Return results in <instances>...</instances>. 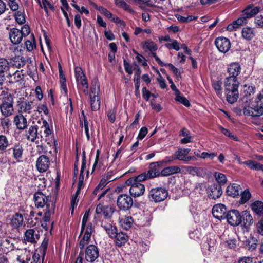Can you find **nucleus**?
Returning a JSON list of instances; mask_svg holds the SVG:
<instances>
[{"mask_svg": "<svg viewBox=\"0 0 263 263\" xmlns=\"http://www.w3.org/2000/svg\"><path fill=\"white\" fill-rule=\"evenodd\" d=\"M141 46L144 51H149L152 56L155 58L158 64L161 66H164L165 63H163L159 58L156 55V51L158 49L157 44L151 40H147L141 43Z\"/></svg>", "mask_w": 263, "mask_h": 263, "instance_id": "6e6552de", "label": "nucleus"}, {"mask_svg": "<svg viewBox=\"0 0 263 263\" xmlns=\"http://www.w3.org/2000/svg\"><path fill=\"white\" fill-rule=\"evenodd\" d=\"M227 209L223 204H215L212 209V214L216 218L221 220L226 219Z\"/></svg>", "mask_w": 263, "mask_h": 263, "instance_id": "dca6fc26", "label": "nucleus"}, {"mask_svg": "<svg viewBox=\"0 0 263 263\" xmlns=\"http://www.w3.org/2000/svg\"><path fill=\"white\" fill-rule=\"evenodd\" d=\"M113 238L115 239L116 243L118 246L124 245L127 241L128 236L123 232H117Z\"/></svg>", "mask_w": 263, "mask_h": 263, "instance_id": "473e14b6", "label": "nucleus"}, {"mask_svg": "<svg viewBox=\"0 0 263 263\" xmlns=\"http://www.w3.org/2000/svg\"><path fill=\"white\" fill-rule=\"evenodd\" d=\"M216 181L221 184H224L227 182V178L226 176L222 173L216 172L214 175Z\"/></svg>", "mask_w": 263, "mask_h": 263, "instance_id": "5fc2aeb1", "label": "nucleus"}, {"mask_svg": "<svg viewBox=\"0 0 263 263\" xmlns=\"http://www.w3.org/2000/svg\"><path fill=\"white\" fill-rule=\"evenodd\" d=\"M241 224L245 227L250 226L253 222L252 216L247 211H243L241 213Z\"/></svg>", "mask_w": 263, "mask_h": 263, "instance_id": "bb28decb", "label": "nucleus"}, {"mask_svg": "<svg viewBox=\"0 0 263 263\" xmlns=\"http://www.w3.org/2000/svg\"><path fill=\"white\" fill-rule=\"evenodd\" d=\"M44 128V134H45L46 136H49L51 134V130L49 128V125L48 123L46 120L43 121V126L41 127Z\"/></svg>", "mask_w": 263, "mask_h": 263, "instance_id": "e2e57ef3", "label": "nucleus"}, {"mask_svg": "<svg viewBox=\"0 0 263 263\" xmlns=\"http://www.w3.org/2000/svg\"><path fill=\"white\" fill-rule=\"evenodd\" d=\"M101 227L106 231L109 236L113 238L117 232V229L115 226L111 223H107L105 221H102L101 222Z\"/></svg>", "mask_w": 263, "mask_h": 263, "instance_id": "393cba45", "label": "nucleus"}, {"mask_svg": "<svg viewBox=\"0 0 263 263\" xmlns=\"http://www.w3.org/2000/svg\"><path fill=\"white\" fill-rule=\"evenodd\" d=\"M15 18L17 23L19 24H23L25 22V15L23 12L18 11L15 14Z\"/></svg>", "mask_w": 263, "mask_h": 263, "instance_id": "864d4df0", "label": "nucleus"}, {"mask_svg": "<svg viewBox=\"0 0 263 263\" xmlns=\"http://www.w3.org/2000/svg\"><path fill=\"white\" fill-rule=\"evenodd\" d=\"M26 137L28 140L31 142H35L39 144V141H42V136L41 132H38L37 125L31 126L26 132Z\"/></svg>", "mask_w": 263, "mask_h": 263, "instance_id": "9d476101", "label": "nucleus"}, {"mask_svg": "<svg viewBox=\"0 0 263 263\" xmlns=\"http://www.w3.org/2000/svg\"><path fill=\"white\" fill-rule=\"evenodd\" d=\"M78 87L81 86L83 88V92L85 95L88 93V85L86 77H83L82 78L76 80Z\"/></svg>", "mask_w": 263, "mask_h": 263, "instance_id": "a19ab883", "label": "nucleus"}, {"mask_svg": "<svg viewBox=\"0 0 263 263\" xmlns=\"http://www.w3.org/2000/svg\"><path fill=\"white\" fill-rule=\"evenodd\" d=\"M110 178H109L108 176L103 177L100 181L99 184L95 188L93 192V195H97L100 191H102L103 189L106 185V184L111 181Z\"/></svg>", "mask_w": 263, "mask_h": 263, "instance_id": "4c0bfd02", "label": "nucleus"}, {"mask_svg": "<svg viewBox=\"0 0 263 263\" xmlns=\"http://www.w3.org/2000/svg\"><path fill=\"white\" fill-rule=\"evenodd\" d=\"M181 170L178 166H171L166 167L161 171V175L162 176H167L176 173L180 172Z\"/></svg>", "mask_w": 263, "mask_h": 263, "instance_id": "2f4dec72", "label": "nucleus"}, {"mask_svg": "<svg viewBox=\"0 0 263 263\" xmlns=\"http://www.w3.org/2000/svg\"><path fill=\"white\" fill-rule=\"evenodd\" d=\"M208 197L210 198L216 199L220 197L222 193L220 185L213 184L208 186L206 189Z\"/></svg>", "mask_w": 263, "mask_h": 263, "instance_id": "f3484780", "label": "nucleus"}, {"mask_svg": "<svg viewBox=\"0 0 263 263\" xmlns=\"http://www.w3.org/2000/svg\"><path fill=\"white\" fill-rule=\"evenodd\" d=\"M0 112L5 117H8L13 114V100L10 94L3 98L0 104Z\"/></svg>", "mask_w": 263, "mask_h": 263, "instance_id": "20e7f679", "label": "nucleus"}, {"mask_svg": "<svg viewBox=\"0 0 263 263\" xmlns=\"http://www.w3.org/2000/svg\"><path fill=\"white\" fill-rule=\"evenodd\" d=\"M51 197L49 196H45L42 192H36L34 195V200L35 205L37 208H48V205L55 206V203L51 200Z\"/></svg>", "mask_w": 263, "mask_h": 263, "instance_id": "0eeeda50", "label": "nucleus"}, {"mask_svg": "<svg viewBox=\"0 0 263 263\" xmlns=\"http://www.w3.org/2000/svg\"><path fill=\"white\" fill-rule=\"evenodd\" d=\"M175 100L179 102L186 107H189L190 106L189 101L185 97L181 95L180 93H177V95H176Z\"/></svg>", "mask_w": 263, "mask_h": 263, "instance_id": "603ef678", "label": "nucleus"}, {"mask_svg": "<svg viewBox=\"0 0 263 263\" xmlns=\"http://www.w3.org/2000/svg\"><path fill=\"white\" fill-rule=\"evenodd\" d=\"M89 216V210L86 211V212L85 213V214L83 216V219H82L80 235L82 234V233L83 232V231L85 230V226L87 222Z\"/></svg>", "mask_w": 263, "mask_h": 263, "instance_id": "13d9d810", "label": "nucleus"}, {"mask_svg": "<svg viewBox=\"0 0 263 263\" xmlns=\"http://www.w3.org/2000/svg\"><path fill=\"white\" fill-rule=\"evenodd\" d=\"M165 64V66H167L170 68V70L176 76V78L178 80L181 78V73L180 70L178 68L175 67L173 64L171 63Z\"/></svg>", "mask_w": 263, "mask_h": 263, "instance_id": "4d7b16f0", "label": "nucleus"}, {"mask_svg": "<svg viewBox=\"0 0 263 263\" xmlns=\"http://www.w3.org/2000/svg\"><path fill=\"white\" fill-rule=\"evenodd\" d=\"M255 35L253 28L250 27H244L241 30V36L247 41L251 40Z\"/></svg>", "mask_w": 263, "mask_h": 263, "instance_id": "c756f323", "label": "nucleus"}, {"mask_svg": "<svg viewBox=\"0 0 263 263\" xmlns=\"http://www.w3.org/2000/svg\"><path fill=\"white\" fill-rule=\"evenodd\" d=\"M24 223L23 216L22 214L16 213L11 218L10 224L13 228H18Z\"/></svg>", "mask_w": 263, "mask_h": 263, "instance_id": "a878e982", "label": "nucleus"}, {"mask_svg": "<svg viewBox=\"0 0 263 263\" xmlns=\"http://www.w3.org/2000/svg\"><path fill=\"white\" fill-rule=\"evenodd\" d=\"M133 204L132 197L127 194H121L118 197L117 204L120 210H128L132 207Z\"/></svg>", "mask_w": 263, "mask_h": 263, "instance_id": "1a4fd4ad", "label": "nucleus"}, {"mask_svg": "<svg viewBox=\"0 0 263 263\" xmlns=\"http://www.w3.org/2000/svg\"><path fill=\"white\" fill-rule=\"evenodd\" d=\"M212 85L216 94L219 97H221L222 94L221 81L219 80H213L212 82Z\"/></svg>", "mask_w": 263, "mask_h": 263, "instance_id": "c03bdc74", "label": "nucleus"}, {"mask_svg": "<svg viewBox=\"0 0 263 263\" xmlns=\"http://www.w3.org/2000/svg\"><path fill=\"white\" fill-rule=\"evenodd\" d=\"M167 190L162 187H157L152 189L148 193V198L150 201L160 202L164 201L168 196Z\"/></svg>", "mask_w": 263, "mask_h": 263, "instance_id": "39448f33", "label": "nucleus"}, {"mask_svg": "<svg viewBox=\"0 0 263 263\" xmlns=\"http://www.w3.org/2000/svg\"><path fill=\"white\" fill-rule=\"evenodd\" d=\"M11 60L13 66L18 68L23 67L26 63V60L23 57L15 56L12 58Z\"/></svg>", "mask_w": 263, "mask_h": 263, "instance_id": "58836bf2", "label": "nucleus"}, {"mask_svg": "<svg viewBox=\"0 0 263 263\" xmlns=\"http://www.w3.org/2000/svg\"><path fill=\"white\" fill-rule=\"evenodd\" d=\"M172 43L165 44V46L169 49L172 48L178 51L180 49V46L178 42L176 40H172Z\"/></svg>", "mask_w": 263, "mask_h": 263, "instance_id": "052dcab7", "label": "nucleus"}, {"mask_svg": "<svg viewBox=\"0 0 263 263\" xmlns=\"http://www.w3.org/2000/svg\"><path fill=\"white\" fill-rule=\"evenodd\" d=\"M26 116L19 114L14 117L13 123L17 129L23 130L27 127V120L25 118Z\"/></svg>", "mask_w": 263, "mask_h": 263, "instance_id": "aec40b11", "label": "nucleus"}, {"mask_svg": "<svg viewBox=\"0 0 263 263\" xmlns=\"http://www.w3.org/2000/svg\"><path fill=\"white\" fill-rule=\"evenodd\" d=\"M90 99V105L93 111H97L100 107V100L99 96H89Z\"/></svg>", "mask_w": 263, "mask_h": 263, "instance_id": "79ce46f5", "label": "nucleus"}, {"mask_svg": "<svg viewBox=\"0 0 263 263\" xmlns=\"http://www.w3.org/2000/svg\"><path fill=\"white\" fill-rule=\"evenodd\" d=\"M50 163L49 158L47 156L43 155L37 158L36 167L39 172H45L49 168Z\"/></svg>", "mask_w": 263, "mask_h": 263, "instance_id": "4468645a", "label": "nucleus"}, {"mask_svg": "<svg viewBox=\"0 0 263 263\" xmlns=\"http://www.w3.org/2000/svg\"><path fill=\"white\" fill-rule=\"evenodd\" d=\"M241 69V66L238 63H232L227 68L229 76L225 80L224 92L227 100L231 104L235 102L238 98L239 83L237 77L240 73Z\"/></svg>", "mask_w": 263, "mask_h": 263, "instance_id": "f257e3e1", "label": "nucleus"}, {"mask_svg": "<svg viewBox=\"0 0 263 263\" xmlns=\"http://www.w3.org/2000/svg\"><path fill=\"white\" fill-rule=\"evenodd\" d=\"M251 195L248 189L245 190L241 194V198L239 202L244 204L247 202L251 198Z\"/></svg>", "mask_w": 263, "mask_h": 263, "instance_id": "8fccbe9b", "label": "nucleus"}, {"mask_svg": "<svg viewBox=\"0 0 263 263\" xmlns=\"http://www.w3.org/2000/svg\"><path fill=\"white\" fill-rule=\"evenodd\" d=\"M243 164L246 165L251 170L263 171V165L256 161L248 160L244 161Z\"/></svg>", "mask_w": 263, "mask_h": 263, "instance_id": "c9c22d12", "label": "nucleus"}, {"mask_svg": "<svg viewBox=\"0 0 263 263\" xmlns=\"http://www.w3.org/2000/svg\"><path fill=\"white\" fill-rule=\"evenodd\" d=\"M241 189V188L239 185L233 183L227 187L226 192L228 196L236 197L239 195Z\"/></svg>", "mask_w": 263, "mask_h": 263, "instance_id": "c85d7f7f", "label": "nucleus"}, {"mask_svg": "<svg viewBox=\"0 0 263 263\" xmlns=\"http://www.w3.org/2000/svg\"><path fill=\"white\" fill-rule=\"evenodd\" d=\"M147 132H148V130L146 127H142L139 132V134H138L137 139L138 140H142L145 137V136L147 134Z\"/></svg>", "mask_w": 263, "mask_h": 263, "instance_id": "69168bd1", "label": "nucleus"}, {"mask_svg": "<svg viewBox=\"0 0 263 263\" xmlns=\"http://www.w3.org/2000/svg\"><path fill=\"white\" fill-rule=\"evenodd\" d=\"M39 238V231L34 229L27 230L24 233V240L25 241L35 243Z\"/></svg>", "mask_w": 263, "mask_h": 263, "instance_id": "2eb2a0df", "label": "nucleus"}, {"mask_svg": "<svg viewBox=\"0 0 263 263\" xmlns=\"http://www.w3.org/2000/svg\"><path fill=\"white\" fill-rule=\"evenodd\" d=\"M246 24H247L246 18L245 17H240L228 25L227 27V30L229 31H234L239 28L240 26Z\"/></svg>", "mask_w": 263, "mask_h": 263, "instance_id": "cd10ccee", "label": "nucleus"}, {"mask_svg": "<svg viewBox=\"0 0 263 263\" xmlns=\"http://www.w3.org/2000/svg\"><path fill=\"white\" fill-rule=\"evenodd\" d=\"M215 44L218 50L222 53L228 52L231 47L230 41L228 39L224 37L217 38Z\"/></svg>", "mask_w": 263, "mask_h": 263, "instance_id": "f8f14e48", "label": "nucleus"}, {"mask_svg": "<svg viewBox=\"0 0 263 263\" xmlns=\"http://www.w3.org/2000/svg\"><path fill=\"white\" fill-rule=\"evenodd\" d=\"M100 92V83L97 79L92 80L90 86L89 96H99Z\"/></svg>", "mask_w": 263, "mask_h": 263, "instance_id": "72a5a7b5", "label": "nucleus"}, {"mask_svg": "<svg viewBox=\"0 0 263 263\" xmlns=\"http://www.w3.org/2000/svg\"><path fill=\"white\" fill-rule=\"evenodd\" d=\"M10 77L11 81L13 82H18L23 80L24 78L23 70H16L13 74L9 73L7 76V78Z\"/></svg>", "mask_w": 263, "mask_h": 263, "instance_id": "ea45409f", "label": "nucleus"}, {"mask_svg": "<svg viewBox=\"0 0 263 263\" xmlns=\"http://www.w3.org/2000/svg\"><path fill=\"white\" fill-rule=\"evenodd\" d=\"M238 263H253V258L250 257H243L240 258Z\"/></svg>", "mask_w": 263, "mask_h": 263, "instance_id": "774afa93", "label": "nucleus"}, {"mask_svg": "<svg viewBox=\"0 0 263 263\" xmlns=\"http://www.w3.org/2000/svg\"><path fill=\"white\" fill-rule=\"evenodd\" d=\"M9 145V141L4 135H0V151H5Z\"/></svg>", "mask_w": 263, "mask_h": 263, "instance_id": "3c124183", "label": "nucleus"}, {"mask_svg": "<svg viewBox=\"0 0 263 263\" xmlns=\"http://www.w3.org/2000/svg\"><path fill=\"white\" fill-rule=\"evenodd\" d=\"M9 69V63L5 58H0V73L4 74Z\"/></svg>", "mask_w": 263, "mask_h": 263, "instance_id": "de8ad7c7", "label": "nucleus"}, {"mask_svg": "<svg viewBox=\"0 0 263 263\" xmlns=\"http://www.w3.org/2000/svg\"><path fill=\"white\" fill-rule=\"evenodd\" d=\"M99 256V250L97 246L90 245L85 250V259L90 262H93Z\"/></svg>", "mask_w": 263, "mask_h": 263, "instance_id": "ddd939ff", "label": "nucleus"}, {"mask_svg": "<svg viewBox=\"0 0 263 263\" xmlns=\"http://www.w3.org/2000/svg\"><path fill=\"white\" fill-rule=\"evenodd\" d=\"M257 240L254 237H250L245 241V245L249 250H254L256 248Z\"/></svg>", "mask_w": 263, "mask_h": 263, "instance_id": "37998d69", "label": "nucleus"}, {"mask_svg": "<svg viewBox=\"0 0 263 263\" xmlns=\"http://www.w3.org/2000/svg\"><path fill=\"white\" fill-rule=\"evenodd\" d=\"M240 216L241 213L238 210H232L227 212L226 219L231 226H237L241 224Z\"/></svg>", "mask_w": 263, "mask_h": 263, "instance_id": "9b49d317", "label": "nucleus"}, {"mask_svg": "<svg viewBox=\"0 0 263 263\" xmlns=\"http://www.w3.org/2000/svg\"><path fill=\"white\" fill-rule=\"evenodd\" d=\"M116 109L112 108L110 109L107 113V117L109 121L114 123L116 120Z\"/></svg>", "mask_w": 263, "mask_h": 263, "instance_id": "bf43d9fd", "label": "nucleus"}, {"mask_svg": "<svg viewBox=\"0 0 263 263\" xmlns=\"http://www.w3.org/2000/svg\"><path fill=\"white\" fill-rule=\"evenodd\" d=\"M35 106V103L33 101H28L24 98H20L16 103L18 112L26 116L32 113Z\"/></svg>", "mask_w": 263, "mask_h": 263, "instance_id": "7ed1b4c3", "label": "nucleus"}, {"mask_svg": "<svg viewBox=\"0 0 263 263\" xmlns=\"http://www.w3.org/2000/svg\"><path fill=\"white\" fill-rule=\"evenodd\" d=\"M40 6L45 10L47 15H48V8L52 10H54L53 6L47 0H42V3L40 4Z\"/></svg>", "mask_w": 263, "mask_h": 263, "instance_id": "6e6d98bb", "label": "nucleus"}, {"mask_svg": "<svg viewBox=\"0 0 263 263\" xmlns=\"http://www.w3.org/2000/svg\"><path fill=\"white\" fill-rule=\"evenodd\" d=\"M9 151H12L13 153V158L17 162L22 161L23 158V153L24 149L20 144H16L13 147L9 149Z\"/></svg>", "mask_w": 263, "mask_h": 263, "instance_id": "b1692460", "label": "nucleus"}, {"mask_svg": "<svg viewBox=\"0 0 263 263\" xmlns=\"http://www.w3.org/2000/svg\"><path fill=\"white\" fill-rule=\"evenodd\" d=\"M162 166V162H160L159 161L153 162L150 164L147 173L151 179L158 177L161 175L160 169Z\"/></svg>", "mask_w": 263, "mask_h": 263, "instance_id": "6ab92c4d", "label": "nucleus"}, {"mask_svg": "<svg viewBox=\"0 0 263 263\" xmlns=\"http://www.w3.org/2000/svg\"><path fill=\"white\" fill-rule=\"evenodd\" d=\"M115 211V208L111 206H103L101 204L97 205L96 209V213L97 214H102L106 218H110Z\"/></svg>", "mask_w": 263, "mask_h": 263, "instance_id": "a211bd4d", "label": "nucleus"}, {"mask_svg": "<svg viewBox=\"0 0 263 263\" xmlns=\"http://www.w3.org/2000/svg\"><path fill=\"white\" fill-rule=\"evenodd\" d=\"M85 74L82 71V69L80 67H77L75 68V77L76 80H79V79L82 78L83 77H85Z\"/></svg>", "mask_w": 263, "mask_h": 263, "instance_id": "0e129e2a", "label": "nucleus"}, {"mask_svg": "<svg viewBox=\"0 0 263 263\" xmlns=\"http://www.w3.org/2000/svg\"><path fill=\"white\" fill-rule=\"evenodd\" d=\"M92 231V224L89 223L86 227L84 235L79 243L80 248L84 249L85 246L88 244Z\"/></svg>", "mask_w": 263, "mask_h": 263, "instance_id": "4be33fe9", "label": "nucleus"}, {"mask_svg": "<svg viewBox=\"0 0 263 263\" xmlns=\"http://www.w3.org/2000/svg\"><path fill=\"white\" fill-rule=\"evenodd\" d=\"M55 209V206L48 205V208L46 209L45 215L44 217V223L42 226L45 228L47 227V222H49L51 215L53 213Z\"/></svg>", "mask_w": 263, "mask_h": 263, "instance_id": "e433bc0d", "label": "nucleus"}, {"mask_svg": "<svg viewBox=\"0 0 263 263\" xmlns=\"http://www.w3.org/2000/svg\"><path fill=\"white\" fill-rule=\"evenodd\" d=\"M60 83L61 89L64 91L65 94L67 92V89L66 87V80L64 75L60 76Z\"/></svg>", "mask_w": 263, "mask_h": 263, "instance_id": "680f3d73", "label": "nucleus"}, {"mask_svg": "<svg viewBox=\"0 0 263 263\" xmlns=\"http://www.w3.org/2000/svg\"><path fill=\"white\" fill-rule=\"evenodd\" d=\"M243 112L245 116L252 117H259L263 115V88L257 95L255 104L252 107H244Z\"/></svg>", "mask_w": 263, "mask_h": 263, "instance_id": "f03ea898", "label": "nucleus"}, {"mask_svg": "<svg viewBox=\"0 0 263 263\" xmlns=\"http://www.w3.org/2000/svg\"><path fill=\"white\" fill-rule=\"evenodd\" d=\"M134 222L133 218L130 216H125L119 219L120 226L125 230H128Z\"/></svg>", "mask_w": 263, "mask_h": 263, "instance_id": "7c9ffc66", "label": "nucleus"}, {"mask_svg": "<svg viewBox=\"0 0 263 263\" xmlns=\"http://www.w3.org/2000/svg\"><path fill=\"white\" fill-rule=\"evenodd\" d=\"M252 209L258 215L263 214V202L256 201L252 205Z\"/></svg>", "mask_w": 263, "mask_h": 263, "instance_id": "49530a36", "label": "nucleus"}, {"mask_svg": "<svg viewBox=\"0 0 263 263\" xmlns=\"http://www.w3.org/2000/svg\"><path fill=\"white\" fill-rule=\"evenodd\" d=\"M130 178L135 179L134 182L136 183H141L142 181L151 179V177L149 176V174L147 172H144L137 176L130 177Z\"/></svg>", "mask_w": 263, "mask_h": 263, "instance_id": "09e8293b", "label": "nucleus"}, {"mask_svg": "<svg viewBox=\"0 0 263 263\" xmlns=\"http://www.w3.org/2000/svg\"><path fill=\"white\" fill-rule=\"evenodd\" d=\"M260 10V7L259 6H255L253 5H249L247 7L243 10L244 16L242 17H245L246 18V22L247 23V19L254 16L255 15L257 14Z\"/></svg>", "mask_w": 263, "mask_h": 263, "instance_id": "412c9836", "label": "nucleus"}, {"mask_svg": "<svg viewBox=\"0 0 263 263\" xmlns=\"http://www.w3.org/2000/svg\"><path fill=\"white\" fill-rule=\"evenodd\" d=\"M135 179L129 178L126 181V184L130 186L129 193L130 195L134 197H138L143 195L145 192V186L141 183H136Z\"/></svg>", "mask_w": 263, "mask_h": 263, "instance_id": "423d86ee", "label": "nucleus"}, {"mask_svg": "<svg viewBox=\"0 0 263 263\" xmlns=\"http://www.w3.org/2000/svg\"><path fill=\"white\" fill-rule=\"evenodd\" d=\"M180 135L184 137L181 140V143L182 144H186L192 141L193 138L189 135V131L185 128H183L181 132Z\"/></svg>", "mask_w": 263, "mask_h": 263, "instance_id": "a18cd8bd", "label": "nucleus"}, {"mask_svg": "<svg viewBox=\"0 0 263 263\" xmlns=\"http://www.w3.org/2000/svg\"><path fill=\"white\" fill-rule=\"evenodd\" d=\"M175 156V158L179 160L184 161H189L190 160H196V158L194 157L186 156L185 154L182 151L181 148H179L177 152L174 154Z\"/></svg>", "mask_w": 263, "mask_h": 263, "instance_id": "f704fd0d", "label": "nucleus"}, {"mask_svg": "<svg viewBox=\"0 0 263 263\" xmlns=\"http://www.w3.org/2000/svg\"><path fill=\"white\" fill-rule=\"evenodd\" d=\"M9 38L12 43L17 45L21 42L23 37L20 30L14 28L10 30Z\"/></svg>", "mask_w": 263, "mask_h": 263, "instance_id": "5701e85b", "label": "nucleus"}, {"mask_svg": "<svg viewBox=\"0 0 263 263\" xmlns=\"http://www.w3.org/2000/svg\"><path fill=\"white\" fill-rule=\"evenodd\" d=\"M255 23L256 26L259 27H263V16L259 15L256 16L255 18Z\"/></svg>", "mask_w": 263, "mask_h": 263, "instance_id": "338daca9", "label": "nucleus"}]
</instances>
